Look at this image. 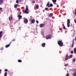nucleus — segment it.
Masks as SVG:
<instances>
[{
	"mask_svg": "<svg viewBox=\"0 0 76 76\" xmlns=\"http://www.w3.org/2000/svg\"><path fill=\"white\" fill-rule=\"evenodd\" d=\"M35 3V1H33L31 3H33V4H34Z\"/></svg>",
	"mask_w": 76,
	"mask_h": 76,
	"instance_id": "32",
	"label": "nucleus"
},
{
	"mask_svg": "<svg viewBox=\"0 0 76 76\" xmlns=\"http://www.w3.org/2000/svg\"><path fill=\"white\" fill-rule=\"evenodd\" d=\"M46 6H48V7H53V5L52 4H50L49 3H48L46 5Z\"/></svg>",
	"mask_w": 76,
	"mask_h": 76,
	"instance_id": "4",
	"label": "nucleus"
},
{
	"mask_svg": "<svg viewBox=\"0 0 76 76\" xmlns=\"http://www.w3.org/2000/svg\"><path fill=\"white\" fill-rule=\"evenodd\" d=\"M20 1H21V0H19V1H20Z\"/></svg>",
	"mask_w": 76,
	"mask_h": 76,
	"instance_id": "51",
	"label": "nucleus"
},
{
	"mask_svg": "<svg viewBox=\"0 0 76 76\" xmlns=\"http://www.w3.org/2000/svg\"><path fill=\"white\" fill-rule=\"evenodd\" d=\"M71 54H73V51L72 50L71 51Z\"/></svg>",
	"mask_w": 76,
	"mask_h": 76,
	"instance_id": "25",
	"label": "nucleus"
},
{
	"mask_svg": "<svg viewBox=\"0 0 76 76\" xmlns=\"http://www.w3.org/2000/svg\"><path fill=\"white\" fill-rule=\"evenodd\" d=\"M62 26H64V24H63Z\"/></svg>",
	"mask_w": 76,
	"mask_h": 76,
	"instance_id": "46",
	"label": "nucleus"
},
{
	"mask_svg": "<svg viewBox=\"0 0 76 76\" xmlns=\"http://www.w3.org/2000/svg\"><path fill=\"white\" fill-rule=\"evenodd\" d=\"M1 69H0V75L1 74Z\"/></svg>",
	"mask_w": 76,
	"mask_h": 76,
	"instance_id": "37",
	"label": "nucleus"
},
{
	"mask_svg": "<svg viewBox=\"0 0 76 76\" xmlns=\"http://www.w3.org/2000/svg\"><path fill=\"white\" fill-rule=\"evenodd\" d=\"M50 3V2H49V1L48 2V3Z\"/></svg>",
	"mask_w": 76,
	"mask_h": 76,
	"instance_id": "52",
	"label": "nucleus"
},
{
	"mask_svg": "<svg viewBox=\"0 0 76 76\" xmlns=\"http://www.w3.org/2000/svg\"><path fill=\"white\" fill-rule=\"evenodd\" d=\"M30 17H31H31H32V16H31Z\"/></svg>",
	"mask_w": 76,
	"mask_h": 76,
	"instance_id": "53",
	"label": "nucleus"
},
{
	"mask_svg": "<svg viewBox=\"0 0 76 76\" xmlns=\"http://www.w3.org/2000/svg\"><path fill=\"white\" fill-rule=\"evenodd\" d=\"M1 9H2V8L1 7L0 8V10H1Z\"/></svg>",
	"mask_w": 76,
	"mask_h": 76,
	"instance_id": "42",
	"label": "nucleus"
},
{
	"mask_svg": "<svg viewBox=\"0 0 76 76\" xmlns=\"http://www.w3.org/2000/svg\"><path fill=\"white\" fill-rule=\"evenodd\" d=\"M41 45L42 47H45V43H43L41 44Z\"/></svg>",
	"mask_w": 76,
	"mask_h": 76,
	"instance_id": "10",
	"label": "nucleus"
},
{
	"mask_svg": "<svg viewBox=\"0 0 76 76\" xmlns=\"http://www.w3.org/2000/svg\"><path fill=\"white\" fill-rule=\"evenodd\" d=\"M73 76H76V71L75 72V73H73L72 74Z\"/></svg>",
	"mask_w": 76,
	"mask_h": 76,
	"instance_id": "19",
	"label": "nucleus"
},
{
	"mask_svg": "<svg viewBox=\"0 0 76 76\" xmlns=\"http://www.w3.org/2000/svg\"><path fill=\"white\" fill-rule=\"evenodd\" d=\"M7 72H5L4 74V76H7Z\"/></svg>",
	"mask_w": 76,
	"mask_h": 76,
	"instance_id": "21",
	"label": "nucleus"
},
{
	"mask_svg": "<svg viewBox=\"0 0 76 76\" xmlns=\"http://www.w3.org/2000/svg\"><path fill=\"white\" fill-rule=\"evenodd\" d=\"M12 42H10V44H11V43H12Z\"/></svg>",
	"mask_w": 76,
	"mask_h": 76,
	"instance_id": "49",
	"label": "nucleus"
},
{
	"mask_svg": "<svg viewBox=\"0 0 76 76\" xmlns=\"http://www.w3.org/2000/svg\"><path fill=\"white\" fill-rule=\"evenodd\" d=\"M45 9L46 10H47V9H48V8L46 7L45 8Z\"/></svg>",
	"mask_w": 76,
	"mask_h": 76,
	"instance_id": "28",
	"label": "nucleus"
},
{
	"mask_svg": "<svg viewBox=\"0 0 76 76\" xmlns=\"http://www.w3.org/2000/svg\"><path fill=\"white\" fill-rule=\"evenodd\" d=\"M68 59V58H66L65 59V60H67Z\"/></svg>",
	"mask_w": 76,
	"mask_h": 76,
	"instance_id": "41",
	"label": "nucleus"
},
{
	"mask_svg": "<svg viewBox=\"0 0 76 76\" xmlns=\"http://www.w3.org/2000/svg\"><path fill=\"white\" fill-rule=\"evenodd\" d=\"M4 1V0H0V4H2V3H3Z\"/></svg>",
	"mask_w": 76,
	"mask_h": 76,
	"instance_id": "18",
	"label": "nucleus"
},
{
	"mask_svg": "<svg viewBox=\"0 0 76 76\" xmlns=\"http://www.w3.org/2000/svg\"><path fill=\"white\" fill-rule=\"evenodd\" d=\"M9 20L10 21V20H11V19L10 17H9Z\"/></svg>",
	"mask_w": 76,
	"mask_h": 76,
	"instance_id": "30",
	"label": "nucleus"
},
{
	"mask_svg": "<svg viewBox=\"0 0 76 76\" xmlns=\"http://www.w3.org/2000/svg\"><path fill=\"white\" fill-rule=\"evenodd\" d=\"M45 38L47 39H50V38H51V34H49L48 35H47Z\"/></svg>",
	"mask_w": 76,
	"mask_h": 76,
	"instance_id": "5",
	"label": "nucleus"
},
{
	"mask_svg": "<svg viewBox=\"0 0 76 76\" xmlns=\"http://www.w3.org/2000/svg\"><path fill=\"white\" fill-rule=\"evenodd\" d=\"M74 54H76V48H75L74 49Z\"/></svg>",
	"mask_w": 76,
	"mask_h": 76,
	"instance_id": "15",
	"label": "nucleus"
},
{
	"mask_svg": "<svg viewBox=\"0 0 76 76\" xmlns=\"http://www.w3.org/2000/svg\"><path fill=\"white\" fill-rule=\"evenodd\" d=\"M24 22L26 24H27L28 22V20L26 19L23 20Z\"/></svg>",
	"mask_w": 76,
	"mask_h": 76,
	"instance_id": "6",
	"label": "nucleus"
},
{
	"mask_svg": "<svg viewBox=\"0 0 76 76\" xmlns=\"http://www.w3.org/2000/svg\"><path fill=\"white\" fill-rule=\"evenodd\" d=\"M75 15H76V10H75Z\"/></svg>",
	"mask_w": 76,
	"mask_h": 76,
	"instance_id": "44",
	"label": "nucleus"
},
{
	"mask_svg": "<svg viewBox=\"0 0 76 76\" xmlns=\"http://www.w3.org/2000/svg\"><path fill=\"white\" fill-rule=\"evenodd\" d=\"M35 8L36 9H38L39 8V5H36Z\"/></svg>",
	"mask_w": 76,
	"mask_h": 76,
	"instance_id": "16",
	"label": "nucleus"
},
{
	"mask_svg": "<svg viewBox=\"0 0 76 76\" xmlns=\"http://www.w3.org/2000/svg\"><path fill=\"white\" fill-rule=\"evenodd\" d=\"M36 23H38L39 22H38V20H36Z\"/></svg>",
	"mask_w": 76,
	"mask_h": 76,
	"instance_id": "33",
	"label": "nucleus"
},
{
	"mask_svg": "<svg viewBox=\"0 0 76 76\" xmlns=\"http://www.w3.org/2000/svg\"><path fill=\"white\" fill-rule=\"evenodd\" d=\"M72 61L74 62H75V61H76V58H74L72 59Z\"/></svg>",
	"mask_w": 76,
	"mask_h": 76,
	"instance_id": "22",
	"label": "nucleus"
},
{
	"mask_svg": "<svg viewBox=\"0 0 76 76\" xmlns=\"http://www.w3.org/2000/svg\"><path fill=\"white\" fill-rule=\"evenodd\" d=\"M2 34H3V31H0V38H1V37H2V36L1 35Z\"/></svg>",
	"mask_w": 76,
	"mask_h": 76,
	"instance_id": "14",
	"label": "nucleus"
},
{
	"mask_svg": "<svg viewBox=\"0 0 76 76\" xmlns=\"http://www.w3.org/2000/svg\"><path fill=\"white\" fill-rule=\"evenodd\" d=\"M70 19H68L67 20V26L68 28L70 27Z\"/></svg>",
	"mask_w": 76,
	"mask_h": 76,
	"instance_id": "3",
	"label": "nucleus"
},
{
	"mask_svg": "<svg viewBox=\"0 0 76 76\" xmlns=\"http://www.w3.org/2000/svg\"><path fill=\"white\" fill-rule=\"evenodd\" d=\"M16 3L17 4H18V3H19V0H17L16 1Z\"/></svg>",
	"mask_w": 76,
	"mask_h": 76,
	"instance_id": "24",
	"label": "nucleus"
},
{
	"mask_svg": "<svg viewBox=\"0 0 76 76\" xmlns=\"http://www.w3.org/2000/svg\"><path fill=\"white\" fill-rule=\"evenodd\" d=\"M74 22H75V23H76V20H75V19L74 20Z\"/></svg>",
	"mask_w": 76,
	"mask_h": 76,
	"instance_id": "40",
	"label": "nucleus"
},
{
	"mask_svg": "<svg viewBox=\"0 0 76 76\" xmlns=\"http://www.w3.org/2000/svg\"><path fill=\"white\" fill-rule=\"evenodd\" d=\"M35 20L34 19H32L31 21V23H35Z\"/></svg>",
	"mask_w": 76,
	"mask_h": 76,
	"instance_id": "11",
	"label": "nucleus"
},
{
	"mask_svg": "<svg viewBox=\"0 0 76 76\" xmlns=\"http://www.w3.org/2000/svg\"><path fill=\"white\" fill-rule=\"evenodd\" d=\"M31 19H30V21H31Z\"/></svg>",
	"mask_w": 76,
	"mask_h": 76,
	"instance_id": "48",
	"label": "nucleus"
},
{
	"mask_svg": "<svg viewBox=\"0 0 76 76\" xmlns=\"http://www.w3.org/2000/svg\"><path fill=\"white\" fill-rule=\"evenodd\" d=\"M18 19L19 20H20V19L22 18V16L21 15H18Z\"/></svg>",
	"mask_w": 76,
	"mask_h": 76,
	"instance_id": "8",
	"label": "nucleus"
},
{
	"mask_svg": "<svg viewBox=\"0 0 76 76\" xmlns=\"http://www.w3.org/2000/svg\"><path fill=\"white\" fill-rule=\"evenodd\" d=\"M53 14L52 13L50 14L49 15V18H51L52 16H53Z\"/></svg>",
	"mask_w": 76,
	"mask_h": 76,
	"instance_id": "13",
	"label": "nucleus"
},
{
	"mask_svg": "<svg viewBox=\"0 0 76 76\" xmlns=\"http://www.w3.org/2000/svg\"><path fill=\"white\" fill-rule=\"evenodd\" d=\"M11 19H12H12H13V18H12V16H11Z\"/></svg>",
	"mask_w": 76,
	"mask_h": 76,
	"instance_id": "43",
	"label": "nucleus"
},
{
	"mask_svg": "<svg viewBox=\"0 0 76 76\" xmlns=\"http://www.w3.org/2000/svg\"><path fill=\"white\" fill-rule=\"evenodd\" d=\"M68 64H66L64 65V66H68Z\"/></svg>",
	"mask_w": 76,
	"mask_h": 76,
	"instance_id": "35",
	"label": "nucleus"
},
{
	"mask_svg": "<svg viewBox=\"0 0 76 76\" xmlns=\"http://www.w3.org/2000/svg\"><path fill=\"white\" fill-rule=\"evenodd\" d=\"M4 71L5 72H7V71H8V70L7 69H5Z\"/></svg>",
	"mask_w": 76,
	"mask_h": 76,
	"instance_id": "26",
	"label": "nucleus"
},
{
	"mask_svg": "<svg viewBox=\"0 0 76 76\" xmlns=\"http://www.w3.org/2000/svg\"><path fill=\"white\" fill-rule=\"evenodd\" d=\"M66 58H67V57H68V55H66Z\"/></svg>",
	"mask_w": 76,
	"mask_h": 76,
	"instance_id": "39",
	"label": "nucleus"
},
{
	"mask_svg": "<svg viewBox=\"0 0 76 76\" xmlns=\"http://www.w3.org/2000/svg\"><path fill=\"white\" fill-rule=\"evenodd\" d=\"M18 6V4H16L14 6V7L15 8H17V7Z\"/></svg>",
	"mask_w": 76,
	"mask_h": 76,
	"instance_id": "20",
	"label": "nucleus"
},
{
	"mask_svg": "<svg viewBox=\"0 0 76 76\" xmlns=\"http://www.w3.org/2000/svg\"><path fill=\"white\" fill-rule=\"evenodd\" d=\"M74 41H75V39H73V40L72 41V48H73V45H74Z\"/></svg>",
	"mask_w": 76,
	"mask_h": 76,
	"instance_id": "12",
	"label": "nucleus"
},
{
	"mask_svg": "<svg viewBox=\"0 0 76 76\" xmlns=\"http://www.w3.org/2000/svg\"><path fill=\"white\" fill-rule=\"evenodd\" d=\"M61 32H63V30H61Z\"/></svg>",
	"mask_w": 76,
	"mask_h": 76,
	"instance_id": "45",
	"label": "nucleus"
},
{
	"mask_svg": "<svg viewBox=\"0 0 76 76\" xmlns=\"http://www.w3.org/2000/svg\"><path fill=\"white\" fill-rule=\"evenodd\" d=\"M69 73H67L66 75V76H69Z\"/></svg>",
	"mask_w": 76,
	"mask_h": 76,
	"instance_id": "27",
	"label": "nucleus"
},
{
	"mask_svg": "<svg viewBox=\"0 0 76 76\" xmlns=\"http://www.w3.org/2000/svg\"><path fill=\"white\" fill-rule=\"evenodd\" d=\"M34 9H35V10H36V9H35V7H34Z\"/></svg>",
	"mask_w": 76,
	"mask_h": 76,
	"instance_id": "50",
	"label": "nucleus"
},
{
	"mask_svg": "<svg viewBox=\"0 0 76 76\" xmlns=\"http://www.w3.org/2000/svg\"><path fill=\"white\" fill-rule=\"evenodd\" d=\"M63 29H66V27H65V26H64L63 27Z\"/></svg>",
	"mask_w": 76,
	"mask_h": 76,
	"instance_id": "31",
	"label": "nucleus"
},
{
	"mask_svg": "<svg viewBox=\"0 0 76 76\" xmlns=\"http://www.w3.org/2000/svg\"><path fill=\"white\" fill-rule=\"evenodd\" d=\"M75 41H76V37H75Z\"/></svg>",
	"mask_w": 76,
	"mask_h": 76,
	"instance_id": "47",
	"label": "nucleus"
},
{
	"mask_svg": "<svg viewBox=\"0 0 76 76\" xmlns=\"http://www.w3.org/2000/svg\"><path fill=\"white\" fill-rule=\"evenodd\" d=\"M3 50V48H1L0 49V50H1V51H2Z\"/></svg>",
	"mask_w": 76,
	"mask_h": 76,
	"instance_id": "34",
	"label": "nucleus"
},
{
	"mask_svg": "<svg viewBox=\"0 0 76 76\" xmlns=\"http://www.w3.org/2000/svg\"><path fill=\"white\" fill-rule=\"evenodd\" d=\"M52 1H53L54 4H56V1H57V0H52Z\"/></svg>",
	"mask_w": 76,
	"mask_h": 76,
	"instance_id": "9",
	"label": "nucleus"
},
{
	"mask_svg": "<svg viewBox=\"0 0 76 76\" xmlns=\"http://www.w3.org/2000/svg\"><path fill=\"white\" fill-rule=\"evenodd\" d=\"M18 62H19V63H21L22 62V60L19 59L18 60Z\"/></svg>",
	"mask_w": 76,
	"mask_h": 76,
	"instance_id": "23",
	"label": "nucleus"
},
{
	"mask_svg": "<svg viewBox=\"0 0 76 76\" xmlns=\"http://www.w3.org/2000/svg\"><path fill=\"white\" fill-rule=\"evenodd\" d=\"M69 57H72V55H70L69 56Z\"/></svg>",
	"mask_w": 76,
	"mask_h": 76,
	"instance_id": "38",
	"label": "nucleus"
},
{
	"mask_svg": "<svg viewBox=\"0 0 76 76\" xmlns=\"http://www.w3.org/2000/svg\"><path fill=\"white\" fill-rule=\"evenodd\" d=\"M10 44H9L8 45H6L5 46V47H6V48H7L9 47V46H10Z\"/></svg>",
	"mask_w": 76,
	"mask_h": 76,
	"instance_id": "17",
	"label": "nucleus"
},
{
	"mask_svg": "<svg viewBox=\"0 0 76 76\" xmlns=\"http://www.w3.org/2000/svg\"><path fill=\"white\" fill-rule=\"evenodd\" d=\"M23 13H26V14H28L29 13V10L28 9V5L26 6V9L25 10H22Z\"/></svg>",
	"mask_w": 76,
	"mask_h": 76,
	"instance_id": "1",
	"label": "nucleus"
},
{
	"mask_svg": "<svg viewBox=\"0 0 76 76\" xmlns=\"http://www.w3.org/2000/svg\"><path fill=\"white\" fill-rule=\"evenodd\" d=\"M45 25V23H44L43 24H41L39 26V27H40V28H43V27H44V26Z\"/></svg>",
	"mask_w": 76,
	"mask_h": 76,
	"instance_id": "7",
	"label": "nucleus"
},
{
	"mask_svg": "<svg viewBox=\"0 0 76 76\" xmlns=\"http://www.w3.org/2000/svg\"><path fill=\"white\" fill-rule=\"evenodd\" d=\"M15 39H14L12 40V42H13V41H15Z\"/></svg>",
	"mask_w": 76,
	"mask_h": 76,
	"instance_id": "29",
	"label": "nucleus"
},
{
	"mask_svg": "<svg viewBox=\"0 0 76 76\" xmlns=\"http://www.w3.org/2000/svg\"><path fill=\"white\" fill-rule=\"evenodd\" d=\"M19 15H20L21 13V12H19Z\"/></svg>",
	"mask_w": 76,
	"mask_h": 76,
	"instance_id": "36",
	"label": "nucleus"
},
{
	"mask_svg": "<svg viewBox=\"0 0 76 76\" xmlns=\"http://www.w3.org/2000/svg\"><path fill=\"white\" fill-rule=\"evenodd\" d=\"M58 44L60 47L63 46V43L61 40H59L58 42Z\"/></svg>",
	"mask_w": 76,
	"mask_h": 76,
	"instance_id": "2",
	"label": "nucleus"
}]
</instances>
